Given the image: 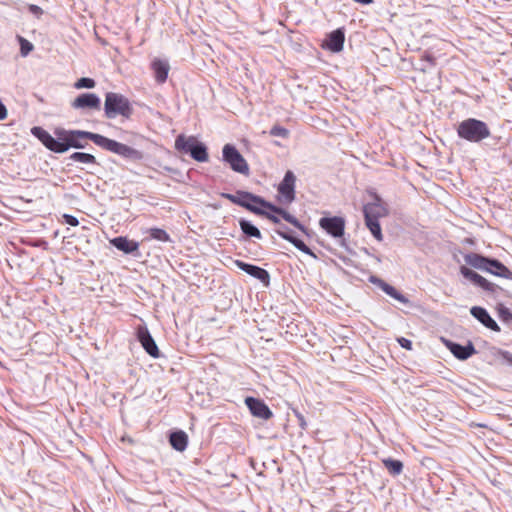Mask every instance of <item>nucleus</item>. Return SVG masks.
Here are the masks:
<instances>
[{
  "label": "nucleus",
  "mask_w": 512,
  "mask_h": 512,
  "mask_svg": "<svg viewBox=\"0 0 512 512\" xmlns=\"http://www.w3.org/2000/svg\"><path fill=\"white\" fill-rule=\"evenodd\" d=\"M31 133L35 136L48 150L55 153H64L70 148L83 149L88 145V141H92L95 145L104 150L115 153L125 158L141 159L142 153L126 144L109 139L101 134L83 131V130H65L56 129L55 139L44 128L35 126L31 129Z\"/></svg>",
  "instance_id": "nucleus-1"
},
{
  "label": "nucleus",
  "mask_w": 512,
  "mask_h": 512,
  "mask_svg": "<svg viewBox=\"0 0 512 512\" xmlns=\"http://www.w3.org/2000/svg\"><path fill=\"white\" fill-rule=\"evenodd\" d=\"M221 197L228 199L234 204H237L239 206H242L246 208L247 210L256 213V214H264V211L261 210V207L266 208L270 210L271 212H275L280 214V216L292 224L293 226L302 229V225L299 223V221L290 213L285 211L284 209L277 207L264 199H262L259 196L253 195L249 192L245 191H238L236 195L230 194V193H221Z\"/></svg>",
  "instance_id": "nucleus-2"
},
{
  "label": "nucleus",
  "mask_w": 512,
  "mask_h": 512,
  "mask_svg": "<svg viewBox=\"0 0 512 512\" xmlns=\"http://www.w3.org/2000/svg\"><path fill=\"white\" fill-rule=\"evenodd\" d=\"M104 114L107 119H114L118 116L129 119L133 114V107L126 96L108 92L105 95Z\"/></svg>",
  "instance_id": "nucleus-3"
},
{
  "label": "nucleus",
  "mask_w": 512,
  "mask_h": 512,
  "mask_svg": "<svg viewBox=\"0 0 512 512\" xmlns=\"http://www.w3.org/2000/svg\"><path fill=\"white\" fill-rule=\"evenodd\" d=\"M457 134L469 142H480L490 136V129L485 122L469 118L459 123Z\"/></svg>",
  "instance_id": "nucleus-4"
},
{
  "label": "nucleus",
  "mask_w": 512,
  "mask_h": 512,
  "mask_svg": "<svg viewBox=\"0 0 512 512\" xmlns=\"http://www.w3.org/2000/svg\"><path fill=\"white\" fill-rule=\"evenodd\" d=\"M175 149L184 154H189L198 162H206L209 159L207 147L195 136L178 135L175 139Z\"/></svg>",
  "instance_id": "nucleus-5"
},
{
  "label": "nucleus",
  "mask_w": 512,
  "mask_h": 512,
  "mask_svg": "<svg viewBox=\"0 0 512 512\" xmlns=\"http://www.w3.org/2000/svg\"><path fill=\"white\" fill-rule=\"evenodd\" d=\"M295 182L296 177L294 173L288 170L277 188L279 203L289 205L295 200Z\"/></svg>",
  "instance_id": "nucleus-6"
},
{
  "label": "nucleus",
  "mask_w": 512,
  "mask_h": 512,
  "mask_svg": "<svg viewBox=\"0 0 512 512\" xmlns=\"http://www.w3.org/2000/svg\"><path fill=\"white\" fill-rule=\"evenodd\" d=\"M223 159L235 172L241 174L249 173V166L246 160L233 145L226 144L223 147Z\"/></svg>",
  "instance_id": "nucleus-7"
},
{
  "label": "nucleus",
  "mask_w": 512,
  "mask_h": 512,
  "mask_svg": "<svg viewBox=\"0 0 512 512\" xmlns=\"http://www.w3.org/2000/svg\"><path fill=\"white\" fill-rule=\"evenodd\" d=\"M71 106L78 110L99 111L101 109V100L94 93H83L73 100Z\"/></svg>",
  "instance_id": "nucleus-8"
},
{
  "label": "nucleus",
  "mask_w": 512,
  "mask_h": 512,
  "mask_svg": "<svg viewBox=\"0 0 512 512\" xmlns=\"http://www.w3.org/2000/svg\"><path fill=\"white\" fill-rule=\"evenodd\" d=\"M137 339L144 350L153 358L160 356V351L153 337L146 326H138L136 331Z\"/></svg>",
  "instance_id": "nucleus-9"
},
{
  "label": "nucleus",
  "mask_w": 512,
  "mask_h": 512,
  "mask_svg": "<svg viewBox=\"0 0 512 512\" xmlns=\"http://www.w3.org/2000/svg\"><path fill=\"white\" fill-rule=\"evenodd\" d=\"M245 404L248 407L250 413L257 418L263 420H269L273 417V412L268 405L261 399L254 397H247Z\"/></svg>",
  "instance_id": "nucleus-10"
},
{
  "label": "nucleus",
  "mask_w": 512,
  "mask_h": 512,
  "mask_svg": "<svg viewBox=\"0 0 512 512\" xmlns=\"http://www.w3.org/2000/svg\"><path fill=\"white\" fill-rule=\"evenodd\" d=\"M319 225L333 237H341L344 234L345 221L342 217H323L320 219Z\"/></svg>",
  "instance_id": "nucleus-11"
},
{
  "label": "nucleus",
  "mask_w": 512,
  "mask_h": 512,
  "mask_svg": "<svg viewBox=\"0 0 512 512\" xmlns=\"http://www.w3.org/2000/svg\"><path fill=\"white\" fill-rule=\"evenodd\" d=\"M235 264L238 268L245 271L247 274L260 280L265 286H269L270 276L265 269L252 264L245 263L241 260H236Z\"/></svg>",
  "instance_id": "nucleus-12"
},
{
  "label": "nucleus",
  "mask_w": 512,
  "mask_h": 512,
  "mask_svg": "<svg viewBox=\"0 0 512 512\" xmlns=\"http://www.w3.org/2000/svg\"><path fill=\"white\" fill-rule=\"evenodd\" d=\"M363 212L365 220H378L379 218L385 217L388 213L378 197L375 198V202L366 204Z\"/></svg>",
  "instance_id": "nucleus-13"
},
{
  "label": "nucleus",
  "mask_w": 512,
  "mask_h": 512,
  "mask_svg": "<svg viewBox=\"0 0 512 512\" xmlns=\"http://www.w3.org/2000/svg\"><path fill=\"white\" fill-rule=\"evenodd\" d=\"M151 69L154 73V77L157 83L163 84L168 78L170 66L166 60L154 59L151 62Z\"/></svg>",
  "instance_id": "nucleus-14"
},
{
  "label": "nucleus",
  "mask_w": 512,
  "mask_h": 512,
  "mask_svg": "<svg viewBox=\"0 0 512 512\" xmlns=\"http://www.w3.org/2000/svg\"><path fill=\"white\" fill-rule=\"evenodd\" d=\"M471 314L477 319L479 320L484 326H486L487 328L493 330V331H500V327L498 326V324L490 317V315L488 314V312L486 311V309L482 308V307H479V306H474L471 308L470 310Z\"/></svg>",
  "instance_id": "nucleus-15"
},
{
  "label": "nucleus",
  "mask_w": 512,
  "mask_h": 512,
  "mask_svg": "<svg viewBox=\"0 0 512 512\" xmlns=\"http://www.w3.org/2000/svg\"><path fill=\"white\" fill-rule=\"evenodd\" d=\"M110 243L118 250L123 251L124 253L127 254L134 253L139 248L138 242L130 240L124 236L115 237L110 240Z\"/></svg>",
  "instance_id": "nucleus-16"
},
{
  "label": "nucleus",
  "mask_w": 512,
  "mask_h": 512,
  "mask_svg": "<svg viewBox=\"0 0 512 512\" xmlns=\"http://www.w3.org/2000/svg\"><path fill=\"white\" fill-rule=\"evenodd\" d=\"M345 36L341 30H335L328 35L326 43L323 47L332 52H340L343 49Z\"/></svg>",
  "instance_id": "nucleus-17"
},
{
  "label": "nucleus",
  "mask_w": 512,
  "mask_h": 512,
  "mask_svg": "<svg viewBox=\"0 0 512 512\" xmlns=\"http://www.w3.org/2000/svg\"><path fill=\"white\" fill-rule=\"evenodd\" d=\"M461 274L468 280L472 281L477 286L485 289V290H492V284L482 277L480 274L474 272L473 270L467 268V267H461Z\"/></svg>",
  "instance_id": "nucleus-18"
},
{
  "label": "nucleus",
  "mask_w": 512,
  "mask_h": 512,
  "mask_svg": "<svg viewBox=\"0 0 512 512\" xmlns=\"http://www.w3.org/2000/svg\"><path fill=\"white\" fill-rule=\"evenodd\" d=\"M451 353L460 360H466L470 356L476 353V350L472 344L462 346L460 344L452 343L449 346Z\"/></svg>",
  "instance_id": "nucleus-19"
},
{
  "label": "nucleus",
  "mask_w": 512,
  "mask_h": 512,
  "mask_svg": "<svg viewBox=\"0 0 512 512\" xmlns=\"http://www.w3.org/2000/svg\"><path fill=\"white\" fill-rule=\"evenodd\" d=\"M169 441L174 449L184 451L188 444V437L185 432L177 431L170 435Z\"/></svg>",
  "instance_id": "nucleus-20"
},
{
  "label": "nucleus",
  "mask_w": 512,
  "mask_h": 512,
  "mask_svg": "<svg viewBox=\"0 0 512 512\" xmlns=\"http://www.w3.org/2000/svg\"><path fill=\"white\" fill-rule=\"evenodd\" d=\"M487 272L499 277L509 278L511 275L510 270L498 260L490 259Z\"/></svg>",
  "instance_id": "nucleus-21"
},
{
  "label": "nucleus",
  "mask_w": 512,
  "mask_h": 512,
  "mask_svg": "<svg viewBox=\"0 0 512 512\" xmlns=\"http://www.w3.org/2000/svg\"><path fill=\"white\" fill-rule=\"evenodd\" d=\"M278 234L283 239H285V240L289 241L290 243H292L297 249H299L303 253L315 257V254L311 251V249L302 240H300V239H298V238H296V237H294L291 234L286 233V232H278Z\"/></svg>",
  "instance_id": "nucleus-22"
},
{
  "label": "nucleus",
  "mask_w": 512,
  "mask_h": 512,
  "mask_svg": "<svg viewBox=\"0 0 512 512\" xmlns=\"http://www.w3.org/2000/svg\"><path fill=\"white\" fill-rule=\"evenodd\" d=\"M489 260L488 258L481 256L479 254H471L466 257V261L469 265L476 269L484 270L486 271L489 266Z\"/></svg>",
  "instance_id": "nucleus-23"
},
{
  "label": "nucleus",
  "mask_w": 512,
  "mask_h": 512,
  "mask_svg": "<svg viewBox=\"0 0 512 512\" xmlns=\"http://www.w3.org/2000/svg\"><path fill=\"white\" fill-rule=\"evenodd\" d=\"M382 463L389 472V474L392 476L400 475L403 471L404 465L400 460L385 458L382 459Z\"/></svg>",
  "instance_id": "nucleus-24"
},
{
  "label": "nucleus",
  "mask_w": 512,
  "mask_h": 512,
  "mask_svg": "<svg viewBox=\"0 0 512 512\" xmlns=\"http://www.w3.org/2000/svg\"><path fill=\"white\" fill-rule=\"evenodd\" d=\"M71 160L80 162L83 164H97V160L94 155L84 152H74L69 157Z\"/></svg>",
  "instance_id": "nucleus-25"
},
{
  "label": "nucleus",
  "mask_w": 512,
  "mask_h": 512,
  "mask_svg": "<svg viewBox=\"0 0 512 512\" xmlns=\"http://www.w3.org/2000/svg\"><path fill=\"white\" fill-rule=\"evenodd\" d=\"M147 233L150 236V239L157 240L160 242H170L171 238L170 235L161 228H150L147 230Z\"/></svg>",
  "instance_id": "nucleus-26"
},
{
  "label": "nucleus",
  "mask_w": 512,
  "mask_h": 512,
  "mask_svg": "<svg viewBox=\"0 0 512 512\" xmlns=\"http://www.w3.org/2000/svg\"><path fill=\"white\" fill-rule=\"evenodd\" d=\"M240 227L243 233H245L248 236L255 237V238H261V232L259 229L255 226H253L250 222L246 220L240 221Z\"/></svg>",
  "instance_id": "nucleus-27"
},
{
  "label": "nucleus",
  "mask_w": 512,
  "mask_h": 512,
  "mask_svg": "<svg viewBox=\"0 0 512 512\" xmlns=\"http://www.w3.org/2000/svg\"><path fill=\"white\" fill-rule=\"evenodd\" d=\"M380 287L386 294L393 297L394 299H396L402 303L407 302V299L401 293H399L393 286H391L385 282H382Z\"/></svg>",
  "instance_id": "nucleus-28"
},
{
  "label": "nucleus",
  "mask_w": 512,
  "mask_h": 512,
  "mask_svg": "<svg viewBox=\"0 0 512 512\" xmlns=\"http://www.w3.org/2000/svg\"><path fill=\"white\" fill-rule=\"evenodd\" d=\"M366 226L372 233V235L378 240L382 241L383 235L378 220H365Z\"/></svg>",
  "instance_id": "nucleus-29"
},
{
  "label": "nucleus",
  "mask_w": 512,
  "mask_h": 512,
  "mask_svg": "<svg viewBox=\"0 0 512 512\" xmlns=\"http://www.w3.org/2000/svg\"><path fill=\"white\" fill-rule=\"evenodd\" d=\"M20 44V53L23 57L27 56L34 48L33 44L22 36H18Z\"/></svg>",
  "instance_id": "nucleus-30"
},
{
  "label": "nucleus",
  "mask_w": 512,
  "mask_h": 512,
  "mask_svg": "<svg viewBox=\"0 0 512 512\" xmlns=\"http://www.w3.org/2000/svg\"><path fill=\"white\" fill-rule=\"evenodd\" d=\"M95 81L92 79V78H86V77H83V78H80L78 79L75 84H74V87L76 89H82V88H94L95 87Z\"/></svg>",
  "instance_id": "nucleus-31"
},
{
  "label": "nucleus",
  "mask_w": 512,
  "mask_h": 512,
  "mask_svg": "<svg viewBox=\"0 0 512 512\" xmlns=\"http://www.w3.org/2000/svg\"><path fill=\"white\" fill-rule=\"evenodd\" d=\"M270 135L275 137L287 138L289 136V131L282 126L275 125L271 128Z\"/></svg>",
  "instance_id": "nucleus-32"
},
{
  "label": "nucleus",
  "mask_w": 512,
  "mask_h": 512,
  "mask_svg": "<svg viewBox=\"0 0 512 512\" xmlns=\"http://www.w3.org/2000/svg\"><path fill=\"white\" fill-rule=\"evenodd\" d=\"M62 218H63L65 223H67V224H69L71 226H78V224H79L78 219L75 216H73V215L63 214Z\"/></svg>",
  "instance_id": "nucleus-33"
},
{
  "label": "nucleus",
  "mask_w": 512,
  "mask_h": 512,
  "mask_svg": "<svg viewBox=\"0 0 512 512\" xmlns=\"http://www.w3.org/2000/svg\"><path fill=\"white\" fill-rule=\"evenodd\" d=\"M397 342L400 344L401 347L407 349V350H411L412 349V342L407 339V338H404V337H400L397 339Z\"/></svg>",
  "instance_id": "nucleus-34"
},
{
  "label": "nucleus",
  "mask_w": 512,
  "mask_h": 512,
  "mask_svg": "<svg viewBox=\"0 0 512 512\" xmlns=\"http://www.w3.org/2000/svg\"><path fill=\"white\" fill-rule=\"evenodd\" d=\"M421 60L428 62L431 66L435 65V58L429 53H424L421 56Z\"/></svg>",
  "instance_id": "nucleus-35"
},
{
  "label": "nucleus",
  "mask_w": 512,
  "mask_h": 512,
  "mask_svg": "<svg viewBox=\"0 0 512 512\" xmlns=\"http://www.w3.org/2000/svg\"><path fill=\"white\" fill-rule=\"evenodd\" d=\"M8 116V111L6 106L0 100V121L5 120Z\"/></svg>",
  "instance_id": "nucleus-36"
},
{
  "label": "nucleus",
  "mask_w": 512,
  "mask_h": 512,
  "mask_svg": "<svg viewBox=\"0 0 512 512\" xmlns=\"http://www.w3.org/2000/svg\"><path fill=\"white\" fill-rule=\"evenodd\" d=\"M29 11L35 15H41L43 13L42 9L34 4L29 5Z\"/></svg>",
  "instance_id": "nucleus-37"
},
{
  "label": "nucleus",
  "mask_w": 512,
  "mask_h": 512,
  "mask_svg": "<svg viewBox=\"0 0 512 512\" xmlns=\"http://www.w3.org/2000/svg\"><path fill=\"white\" fill-rule=\"evenodd\" d=\"M275 214L279 215L278 213H275V212H273V214H269V213L264 212L263 215H265L273 223H279L280 220H279V218Z\"/></svg>",
  "instance_id": "nucleus-38"
},
{
  "label": "nucleus",
  "mask_w": 512,
  "mask_h": 512,
  "mask_svg": "<svg viewBox=\"0 0 512 512\" xmlns=\"http://www.w3.org/2000/svg\"><path fill=\"white\" fill-rule=\"evenodd\" d=\"M295 415L299 421L300 427L304 429L306 427V421H305L304 416L299 412H295Z\"/></svg>",
  "instance_id": "nucleus-39"
},
{
  "label": "nucleus",
  "mask_w": 512,
  "mask_h": 512,
  "mask_svg": "<svg viewBox=\"0 0 512 512\" xmlns=\"http://www.w3.org/2000/svg\"><path fill=\"white\" fill-rule=\"evenodd\" d=\"M354 1L361 3V4H370L373 2V0H354Z\"/></svg>",
  "instance_id": "nucleus-40"
}]
</instances>
